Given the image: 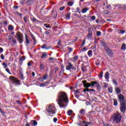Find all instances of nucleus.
Returning <instances> with one entry per match:
<instances>
[{"label":"nucleus","instance_id":"nucleus-1","mask_svg":"<svg viewBox=\"0 0 126 126\" xmlns=\"http://www.w3.org/2000/svg\"><path fill=\"white\" fill-rule=\"evenodd\" d=\"M57 101L60 108L66 107L68 104V97L66 93L63 92H60L58 94Z\"/></svg>","mask_w":126,"mask_h":126},{"label":"nucleus","instance_id":"nucleus-2","mask_svg":"<svg viewBox=\"0 0 126 126\" xmlns=\"http://www.w3.org/2000/svg\"><path fill=\"white\" fill-rule=\"evenodd\" d=\"M118 101L120 103V111L121 113L125 114L126 111V100L124 95L120 94L118 95Z\"/></svg>","mask_w":126,"mask_h":126},{"label":"nucleus","instance_id":"nucleus-3","mask_svg":"<svg viewBox=\"0 0 126 126\" xmlns=\"http://www.w3.org/2000/svg\"><path fill=\"white\" fill-rule=\"evenodd\" d=\"M15 38H16L17 41H18L19 44H21L23 43V34L20 32H16Z\"/></svg>","mask_w":126,"mask_h":126},{"label":"nucleus","instance_id":"nucleus-4","mask_svg":"<svg viewBox=\"0 0 126 126\" xmlns=\"http://www.w3.org/2000/svg\"><path fill=\"white\" fill-rule=\"evenodd\" d=\"M46 111L48 114H49V115L51 116V115H56V111H57V109H56V107L54 106L50 105L48 106Z\"/></svg>","mask_w":126,"mask_h":126},{"label":"nucleus","instance_id":"nucleus-5","mask_svg":"<svg viewBox=\"0 0 126 126\" xmlns=\"http://www.w3.org/2000/svg\"><path fill=\"white\" fill-rule=\"evenodd\" d=\"M112 119L113 123H116V124H119L120 122L122 120V116L119 114H114L112 116Z\"/></svg>","mask_w":126,"mask_h":126},{"label":"nucleus","instance_id":"nucleus-6","mask_svg":"<svg viewBox=\"0 0 126 126\" xmlns=\"http://www.w3.org/2000/svg\"><path fill=\"white\" fill-rule=\"evenodd\" d=\"M82 83H83L84 87L85 88H89V87H90V86H92V87H93L95 84H96V82H91L90 83H87V81L84 80L82 81Z\"/></svg>","mask_w":126,"mask_h":126},{"label":"nucleus","instance_id":"nucleus-7","mask_svg":"<svg viewBox=\"0 0 126 126\" xmlns=\"http://www.w3.org/2000/svg\"><path fill=\"white\" fill-rule=\"evenodd\" d=\"M10 80H12V81H13V84H15V85H20V81L18 79H17V78L11 76H10Z\"/></svg>","mask_w":126,"mask_h":126},{"label":"nucleus","instance_id":"nucleus-8","mask_svg":"<svg viewBox=\"0 0 126 126\" xmlns=\"http://www.w3.org/2000/svg\"><path fill=\"white\" fill-rule=\"evenodd\" d=\"M105 51H106V54L108 55L109 57H112L114 55V53H113V51H112L111 49L107 48Z\"/></svg>","mask_w":126,"mask_h":126},{"label":"nucleus","instance_id":"nucleus-9","mask_svg":"<svg viewBox=\"0 0 126 126\" xmlns=\"http://www.w3.org/2000/svg\"><path fill=\"white\" fill-rule=\"evenodd\" d=\"M52 15L53 16L54 18H57V16L58 15V12L56 11L53 9L51 11Z\"/></svg>","mask_w":126,"mask_h":126},{"label":"nucleus","instance_id":"nucleus-10","mask_svg":"<svg viewBox=\"0 0 126 126\" xmlns=\"http://www.w3.org/2000/svg\"><path fill=\"white\" fill-rule=\"evenodd\" d=\"M35 2V0H28L27 1V5H32Z\"/></svg>","mask_w":126,"mask_h":126},{"label":"nucleus","instance_id":"nucleus-11","mask_svg":"<svg viewBox=\"0 0 126 126\" xmlns=\"http://www.w3.org/2000/svg\"><path fill=\"white\" fill-rule=\"evenodd\" d=\"M63 73H64V67L63 66V65H62V69H61L60 72L59 73L60 76H62V75L63 74Z\"/></svg>","mask_w":126,"mask_h":126},{"label":"nucleus","instance_id":"nucleus-12","mask_svg":"<svg viewBox=\"0 0 126 126\" xmlns=\"http://www.w3.org/2000/svg\"><path fill=\"white\" fill-rule=\"evenodd\" d=\"M25 40L26 44H27V45H29L30 44V41H29V39H28V35L26 34H25Z\"/></svg>","mask_w":126,"mask_h":126},{"label":"nucleus","instance_id":"nucleus-13","mask_svg":"<svg viewBox=\"0 0 126 126\" xmlns=\"http://www.w3.org/2000/svg\"><path fill=\"white\" fill-rule=\"evenodd\" d=\"M47 56H48L47 52H43L42 53L40 58L41 59H46L47 58Z\"/></svg>","mask_w":126,"mask_h":126},{"label":"nucleus","instance_id":"nucleus-14","mask_svg":"<svg viewBox=\"0 0 126 126\" xmlns=\"http://www.w3.org/2000/svg\"><path fill=\"white\" fill-rule=\"evenodd\" d=\"M71 66H72V64H71V63H68V65L66 67V69L67 70H70V69H71Z\"/></svg>","mask_w":126,"mask_h":126},{"label":"nucleus","instance_id":"nucleus-15","mask_svg":"<svg viewBox=\"0 0 126 126\" xmlns=\"http://www.w3.org/2000/svg\"><path fill=\"white\" fill-rule=\"evenodd\" d=\"M8 30L9 31H12L14 30V28L13 27V26L12 25H9L8 26Z\"/></svg>","mask_w":126,"mask_h":126},{"label":"nucleus","instance_id":"nucleus-16","mask_svg":"<svg viewBox=\"0 0 126 126\" xmlns=\"http://www.w3.org/2000/svg\"><path fill=\"white\" fill-rule=\"evenodd\" d=\"M115 91L117 94H120V93L122 92V90H121V89L119 87L115 88Z\"/></svg>","mask_w":126,"mask_h":126},{"label":"nucleus","instance_id":"nucleus-17","mask_svg":"<svg viewBox=\"0 0 126 126\" xmlns=\"http://www.w3.org/2000/svg\"><path fill=\"white\" fill-rule=\"evenodd\" d=\"M30 125H31L32 126H37V121H35V120H32L31 121V122L30 123Z\"/></svg>","mask_w":126,"mask_h":126},{"label":"nucleus","instance_id":"nucleus-18","mask_svg":"<svg viewBox=\"0 0 126 126\" xmlns=\"http://www.w3.org/2000/svg\"><path fill=\"white\" fill-rule=\"evenodd\" d=\"M110 76V74L109 73V72H106L105 74L104 77L105 79L107 80H109V77Z\"/></svg>","mask_w":126,"mask_h":126},{"label":"nucleus","instance_id":"nucleus-19","mask_svg":"<svg viewBox=\"0 0 126 126\" xmlns=\"http://www.w3.org/2000/svg\"><path fill=\"white\" fill-rule=\"evenodd\" d=\"M31 37L32 38V40H33V45L35 46V45H36V38H35L34 35L32 33L31 34Z\"/></svg>","mask_w":126,"mask_h":126},{"label":"nucleus","instance_id":"nucleus-20","mask_svg":"<svg viewBox=\"0 0 126 126\" xmlns=\"http://www.w3.org/2000/svg\"><path fill=\"white\" fill-rule=\"evenodd\" d=\"M100 45H101V46L103 47V48H107V47L106 46L107 43H106V42H105L104 41H100Z\"/></svg>","mask_w":126,"mask_h":126},{"label":"nucleus","instance_id":"nucleus-21","mask_svg":"<svg viewBox=\"0 0 126 126\" xmlns=\"http://www.w3.org/2000/svg\"><path fill=\"white\" fill-rule=\"evenodd\" d=\"M89 92L91 94H95V93H96V90L93 89H89Z\"/></svg>","mask_w":126,"mask_h":126},{"label":"nucleus","instance_id":"nucleus-22","mask_svg":"<svg viewBox=\"0 0 126 126\" xmlns=\"http://www.w3.org/2000/svg\"><path fill=\"white\" fill-rule=\"evenodd\" d=\"M29 19V17H24V21L25 23H26V24H27V23H28V20Z\"/></svg>","mask_w":126,"mask_h":126},{"label":"nucleus","instance_id":"nucleus-23","mask_svg":"<svg viewBox=\"0 0 126 126\" xmlns=\"http://www.w3.org/2000/svg\"><path fill=\"white\" fill-rule=\"evenodd\" d=\"M70 13H68L65 15V19H67V20H69L70 19Z\"/></svg>","mask_w":126,"mask_h":126},{"label":"nucleus","instance_id":"nucleus-24","mask_svg":"<svg viewBox=\"0 0 126 126\" xmlns=\"http://www.w3.org/2000/svg\"><path fill=\"white\" fill-rule=\"evenodd\" d=\"M86 69H87L86 66H84L83 65L81 66V69L82 71H83V72H85V71H86Z\"/></svg>","mask_w":126,"mask_h":126},{"label":"nucleus","instance_id":"nucleus-25","mask_svg":"<svg viewBox=\"0 0 126 126\" xmlns=\"http://www.w3.org/2000/svg\"><path fill=\"white\" fill-rule=\"evenodd\" d=\"M95 83L96 84H94V85H95V86L97 87V89H98V90H100L101 86H100V85L97 82H95Z\"/></svg>","mask_w":126,"mask_h":126},{"label":"nucleus","instance_id":"nucleus-26","mask_svg":"<svg viewBox=\"0 0 126 126\" xmlns=\"http://www.w3.org/2000/svg\"><path fill=\"white\" fill-rule=\"evenodd\" d=\"M126 43H124L122 44V46L121 47V50H122L123 51H126Z\"/></svg>","mask_w":126,"mask_h":126},{"label":"nucleus","instance_id":"nucleus-27","mask_svg":"<svg viewBox=\"0 0 126 126\" xmlns=\"http://www.w3.org/2000/svg\"><path fill=\"white\" fill-rule=\"evenodd\" d=\"M88 56H89L90 58H91V57L93 56V54H92V50H89L88 52Z\"/></svg>","mask_w":126,"mask_h":126},{"label":"nucleus","instance_id":"nucleus-28","mask_svg":"<svg viewBox=\"0 0 126 126\" xmlns=\"http://www.w3.org/2000/svg\"><path fill=\"white\" fill-rule=\"evenodd\" d=\"M31 20L33 23H34V22H40V21H39L38 20H37V19H36L35 18L31 19Z\"/></svg>","mask_w":126,"mask_h":126},{"label":"nucleus","instance_id":"nucleus-29","mask_svg":"<svg viewBox=\"0 0 126 126\" xmlns=\"http://www.w3.org/2000/svg\"><path fill=\"white\" fill-rule=\"evenodd\" d=\"M87 38L88 40L92 39V34L88 33V35H87Z\"/></svg>","mask_w":126,"mask_h":126},{"label":"nucleus","instance_id":"nucleus-30","mask_svg":"<svg viewBox=\"0 0 126 126\" xmlns=\"http://www.w3.org/2000/svg\"><path fill=\"white\" fill-rule=\"evenodd\" d=\"M88 10V8H85L82 10V13H86Z\"/></svg>","mask_w":126,"mask_h":126},{"label":"nucleus","instance_id":"nucleus-31","mask_svg":"<svg viewBox=\"0 0 126 126\" xmlns=\"http://www.w3.org/2000/svg\"><path fill=\"white\" fill-rule=\"evenodd\" d=\"M72 113H73V111L71 110H69L68 111H67V115L68 116H71V115H72Z\"/></svg>","mask_w":126,"mask_h":126},{"label":"nucleus","instance_id":"nucleus-32","mask_svg":"<svg viewBox=\"0 0 126 126\" xmlns=\"http://www.w3.org/2000/svg\"><path fill=\"white\" fill-rule=\"evenodd\" d=\"M113 105L114 106H118V100L117 99H114Z\"/></svg>","mask_w":126,"mask_h":126},{"label":"nucleus","instance_id":"nucleus-33","mask_svg":"<svg viewBox=\"0 0 126 126\" xmlns=\"http://www.w3.org/2000/svg\"><path fill=\"white\" fill-rule=\"evenodd\" d=\"M20 77L22 79V80H23V79H24V76L23 75V73L21 72H20Z\"/></svg>","mask_w":126,"mask_h":126},{"label":"nucleus","instance_id":"nucleus-34","mask_svg":"<svg viewBox=\"0 0 126 126\" xmlns=\"http://www.w3.org/2000/svg\"><path fill=\"white\" fill-rule=\"evenodd\" d=\"M25 59H26V57L23 56L22 58H20L19 62H23V61H25Z\"/></svg>","mask_w":126,"mask_h":126},{"label":"nucleus","instance_id":"nucleus-35","mask_svg":"<svg viewBox=\"0 0 126 126\" xmlns=\"http://www.w3.org/2000/svg\"><path fill=\"white\" fill-rule=\"evenodd\" d=\"M59 70V67H56L53 69V71L54 73H57V71Z\"/></svg>","mask_w":126,"mask_h":126},{"label":"nucleus","instance_id":"nucleus-36","mask_svg":"<svg viewBox=\"0 0 126 126\" xmlns=\"http://www.w3.org/2000/svg\"><path fill=\"white\" fill-rule=\"evenodd\" d=\"M108 90L109 93H113V87L108 88Z\"/></svg>","mask_w":126,"mask_h":126},{"label":"nucleus","instance_id":"nucleus-37","mask_svg":"<svg viewBox=\"0 0 126 126\" xmlns=\"http://www.w3.org/2000/svg\"><path fill=\"white\" fill-rule=\"evenodd\" d=\"M40 69L41 70H43V69H44L45 66L44 65V64L43 63H40Z\"/></svg>","mask_w":126,"mask_h":126},{"label":"nucleus","instance_id":"nucleus-38","mask_svg":"<svg viewBox=\"0 0 126 126\" xmlns=\"http://www.w3.org/2000/svg\"><path fill=\"white\" fill-rule=\"evenodd\" d=\"M47 78H48V75H47V74H45L42 78V79H43V80H46Z\"/></svg>","mask_w":126,"mask_h":126},{"label":"nucleus","instance_id":"nucleus-39","mask_svg":"<svg viewBox=\"0 0 126 126\" xmlns=\"http://www.w3.org/2000/svg\"><path fill=\"white\" fill-rule=\"evenodd\" d=\"M67 5L68 6H72V5H73V2L69 1L67 3Z\"/></svg>","mask_w":126,"mask_h":126},{"label":"nucleus","instance_id":"nucleus-40","mask_svg":"<svg viewBox=\"0 0 126 126\" xmlns=\"http://www.w3.org/2000/svg\"><path fill=\"white\" fill-rule=\"evenodd\" d=\"M3 24H5V25H7V21H3L2 22L0 23V25H3Z\"/></svg>","mask_w":126,"mask_h":126},{"label":"nucleus","instance_id":"nucleus-41","mask_svg":"<svg viewBox=\"0 0 126 126\" xmlns=\"http://www.w3.org/2000/svg\"><path fill=\"white\" fill-rule=\"evenodd\" d=\"M2 65L4 66V68H6V67H7V64H6L5 62H3L2 64Z\"/></svg>","mask_w":126,"mask_h":126},{"label":"nucleus","instance_id":"nucleus-42","mask_svg":"<svg viewBox=\"0 0 126 126\" xmlns=\"http://www.w3.org/2000/svg\"><path fill=\"white\" fill-rule=\"evenodd\" d=\"M83 92H84V94H86V92H89V89L87 88L86 89H84L83 91Z\"/></svg>","mask_w":126,"mask_h":126},{"label":"nucleus","instance_id":"nucleus-43","mask_svg":"<svg viewBox=\"0 0 126 126\" xmlns=\"http://www.w3.org/2000/svg\"><path fill=\"white\" fill-rule=\"evenodd\" d=\"M85 113V110H84V109H82L80 111V114H81V115H84Z\"/></svg>","mask_w":126,"mask_h":126},{"label":"nucleus","instance_id":"nucleus-44","mask_svg":"<svg viewBox=\"0 0 126 126\" xmlns=\"http://www.w3.org/2000/svg\"><path fill=\"white\" fill-rule=\"evenodd\" d=\"M5 70L6 71L9 73V74L11 75V72H10V70H9V69L8 68H5Z\"/></svg>","mask_w":126,"mask_h":126},{"label":"nucleus","instance_id":"nucleus-45","mask_svg":"<svg viewBox=\"0 0 126 126\" xmlns=\"http://www.w3.org/2000/svg\"><path fill=\"white\" fill-rule=\"evenodd\" d=\"M103 72H101L100 74H99V78H103Z\"/></svg>","mask_w":126,"mask_h":126},{"label":"nucleus","instance_id":"nucleus-46","mask_svg":"<svg viewBox=\"0 0 126 126\" xmlns=\"http://www.w3.org/2000/svg\"><path fill=\"white\" fill-rule=\"evenodd\" d=\"M96 36L97 37H100V36H101V32L99 31H97L96 32Z\"/></svg>","mask_w":126,"mask_h":126},{"label":"nucleus","instance_id":"nucleus-47","mask_svg":"<svg viewBox=\"0 0 126 126\" xmlns=\"http://www.w3.org/2000/svg\"><path fill=\"white\" fill-rule=\"evenodd\" d=\"M88 31L89 32V34H92V30L91 29V28H89L88 29Z\"/></svg>","mask_w":126,"mask_h":126},{"label":"nucleus","instance_id":"nucleus-48","mask_svg":"<svg viewBox=\"0 0 126 126\" xmlns=\"http://www.w3.org/2000/svg\"><path fill=\"white\" fill-rule=\"evenodd\" d=\"M91 48H92V50H93L94 52H96V45L92 46Z\"/></svg>","mask_w":126,"mask_h":126},{"label":"nucleus","instance_id":"nucleus-49","mask_svg":"<svg viewBox=\"0 0 126 126\" xmlns=\"http://www.w3.org/2000/svg\"><path fill=\"white\" fill-rule=\"evenodd\" d=\"M64 8H65V6H62L60 8L59 10L60 11H63V9H64Z\"/></svg>","mask_w":126,"mask_h":126},{"label":"nucleus","instance_id":"nucleus-50","mask_svg":"<svg viewBox=\"0 0 126 126\" xmlns=\"http://www.w3.org/2000/svg\"><path fill=\"white\" fill-rule=\"evenodd\" d=\"M12 43H13V44H17V41H16V39H13L11 41Z\"/></svg>","mask_w":126,"mask_h":126},{"label":"nucleus","instance_id":"nucleus-51","mask_svg":"<svg viewBox=\"0 0 126 126\" xmlns=\"http://www.w3.org/2000/svg\"><path fill=\"white\" fill-rule=\"evenodd\" d=\"M119 31H120V34H125V33L126 32V31L124 30H120Z\"/></svg>","mask_w":126,"mask_h":126},{"label":"nucleus","instance_id":"nucleus-52","mask_svg":"<svg viewBox=\"0 0 126 126\" xmlns=\"http://www.w3.org/2000/svg\"><path fill=\"white\" fill-rule=\"evenodd\" d=\"M19 1L21 4L24 5V1H25V0H19Z\"/></svg>","mask_w":126,"mask_h":126},{"label":"nucleus","instance_id":"nucleus-53","mask_svg":"<svg viewBox=\"0 0 126 126\" xmlns=\"http://www.w3.org/2000/svg\"><path fill=\"white\" fill-rule=\"evenodd\" d=\"M44 26H45L46 28H51V27H50V25H48L47 24H44Z\"/></svg>","mask_w":126,"mask_h":126},{"label":"nucleus","instance_id":"nucleus-54","mask_svg":"<svg viewBox=\"0 0 126 126\" xmlns=\"http://www.w3.org/2000/svg\"><path fill=\"white\" fill-rule=\"evenodd\" d=\"M74 61H77L78 60V56H75L73 58Z\"/></svg>","mask_w":126,"mask_h":126},{"label":"nucleus","instance_id":"nucleus-55","mask_svg":"<svg viewBox=\"0 0 126 126\" xmlns=\"http://www.w3.org/2000/svg\"><path fill=\"white\" fill-rule=\"evenodd\" d=\"M113 83H114V84H115V85H118V82L116 80H113Z\"/></svg>","mask_w":126,"mask_h":126},{"label":"nucleus","instance_id":"nucleus-56","mask_svg":"<svg viewBox=\"0 0 126 126\" xmlns=\"http://www.w3.org/2000/svg\"><path fill=\"white\" fill-rule=\"evenodd\" d=\"M87 126H93V124L92 122H87Z\"/></svg>","mask_w":126,"mask_h":126},{"label":"nucleus","instance_id":"nucleus-57","mask_svg":"<svg viewBox=\"0 0 126 126\" xmlns=\"http://www.w3.org/2000/svg\"><path fill=\"white\" fill-rule=\"evenodd\" d=\"M86 41V39H84L83 40V42L82 43V45H83V46H84V45H85V41Z\"/></svg>","mask_w":126,"mask_h":126},{"label":"nucleus","instance_id":"nucleus-58","mask_svg":"<svg viewBox=\"0 0 126 126\" xmlns=\"http://www.w3.org/2000/svg\"><path fill=\"white\" fill-rule=\"evenodd\" d=\"M79 90H77L75 91V93L74 94H78V95H79Z\"/></svg>","mask_w":126,"mask_h":126},{"label":"nucleus","instance_id":"nucleus-59","mask_svg":"<svg viewBox=\"0 0 126 126\" xmlns=\"http://www.w3.org/2000/svg\"><path fill=\"white\" fill-rule=\"evenodd\" d=\"M0 58H1L2 60H4V55H3V54H2L0 55Z\"/></svg>","mask_w":126,"mask_h":126},{"label":"nucleus","instance_id":"nucleus-60","mask_svg":"<svg viewBox=\"0 0 126 126\" xmlns=\"http://www.w3.org/2000/svg\"><path fill=\"white\" fill-rule=\"evenodd\" d=\"M53 122H54V123H56L57 122H58V118H54L53 119Z\"/></svg>","mask_w":126,"mask_h":126},{"label":"nucleus","instance_id":"nucleus-61","mask_svg":"<svg viewBox=\"0 0 126 126\" xmlns=\"http://www.w3.org/2000/svg\"><path fill=\"white\" fill-rule=\"evenodd\" d=\"M39 86L40 87H45V86H46V85L45 84H40Z\"/></svg>","mask_w":126,"mask_h":126},{"label":"nucleus","instance_id":"nucleus-62","mask_svg":"<svg viewBox=\"0 0 126 126\" xmlns=\"http://www.w3.org/2000/svg\"><path fill=\"white\" fill-rule=\"evenodd\" d=\"M46 47H47V45H46L45 44H44L43 45V46H41V48L42 49H45V48H46Z\"/></svg>","mask_w":126,"mask_h":126},{"label":"nucleus","instance_id":"nucleus-63","mask_svg":"<svg viewBox=\"0 0 126 126\" xmlns=\"http://www.w3.org/2000/svg\"><path fill=\"white\" fill-rule=\"evenodd\" d=\"M91 19L92 20H95V19H96V17H95V16H93L91 17Z\"/></svg>","mask_w":126,"mask_h":126},{"label":"nucleus","instance_id":"nucleus-64","mask_svg":"<svg viewBox=\"0 0 126 126\" xmlns=\"http://www.w3.org/2000/svg\"><path fill=\"white\" fill-rule=\"evenodd\" d=\"M82 51L83 52H86V51H87V48H86V47H84L82 49Z\"/></svg>","mask_w":126,"mask_h":126}]
</instances>
